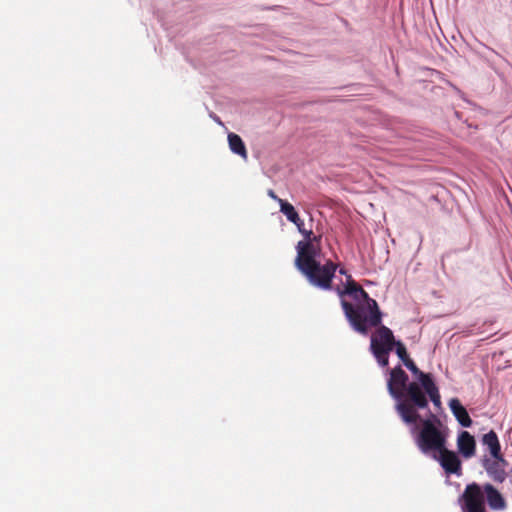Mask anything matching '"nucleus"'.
I'll list each match as a JSON object with an SVG mask.
<instances>
[{
    "label": "nucleus",
    "mask_w": 512,
    "mask_h": 512,
    "mask_svg": "<svg viewBox=\"0 0 512 512\" xmlns=\"http://www.w3.org/2000/svg\"><path fill=\"white\" fill-rule=\"evenodd\" d=\"M413 424H405L420 452L430 457L445 449L449 437V428L431 409L417 411Z\"/></svg>",
    "instance_id": "1"
},
{
    "label": "nucleus",
    "mask_w": 512,
    "mask_h": 512,
    "mask_svg": "<svg viewBox=\"0 0 512 512\" xmlns=\"http://www.w3.org/2000/svg\"><path fill=\"white\" fill-rule=\"evenodd\" d=\"M384 374L387 376V391L390 397L395 401V411L404 424H413L416 414H412V404L410 401V385L413 381L409 380L407 373L401 365L393 368L384 367Z\"/></svg>",
    "instance_id": "2"
},
{
    "label": "nucleus",
    "mask_w": 512,
    "mask_h": 512,
    "mask_svg": "<svg viewBox=\"0 0 512 512\" xmlns=\"http://www.w3.org/2000/svg\"><path fill=\"white\" fill-rule=\"evenodd\" d=\"M341 306L350 326L360 334L367 335L369 328L378 327L382 323L383 313L375 299L359 304H351L342 299Z\"/></svg>",
    "instance_id": "3"
},
{
    "label": "nucleus",
    "mask_w": 512,
    "mask_h": 512,
    "mask_svg": "<svg viewBox=\"0 0 512 512\" xmlns=\"http://www.w3.org/2000/svg\"><path fill=\"white\" fill-rule=\"evenodd\" d=\"M376 332L370 338L369 350L382 368L389 365V354L395 346L393 331L382 323L376 327Z\"/></svg>",
    "instance_id": "4"
},
{
    "label": "nucleus",
    "mask_w": 512,
    "mask_h": 512,
    "mask_svg": "<svg viewBox=\"0 0 512 512\" xmlns=\"http://www.w3.org/2000/svg\"><path fill=\"white\" fill-rule=\"evenodd\" d=\"M410 385V401L412 404V414L417 411L430 409L428 407L427 394L438 391V387L430 373L422 372Z\"/></svg>",
    "instance_id": "5"
},
{
    "label": "nucleus",
    "mask_w": 512,
    "mask_h": 512,
    "mask_svg": "<svg viewBox=\"0 0 512 512\" xmlns=\"http://www.w3.org/2000/svg\"><path fill=\"white\" fill-rule=\"evenodd\" d=\"M337 271V265L331 260H327L324 264L321 261L304 268L300 271L313 286L321 290H334L332 280Z\"/></svg>",
    "instance_id": "6"
},
{
    "label": "nucleus",
    "mask_w": 512,
    "mask_h": 512,
    "mask_svg": "<svg viewBox=\"0 0 512 512\" xmlns=\"http://www.w3.org/2000/svg\"><path fill=\"white\" fill-rule=\"evenodd\" d=\"M461 512H488L478 483L466 485L464 491L457 499Z\"/></svg>",
    "instance_id": "7"
},
{
    "label": "nucleus",
    "mask_w": 512,
    "mask_h": 512,
    "mask_svg": "<svg viewBox=\"0 0 512 512\" xmlns=\"http://www.w3.org/2000/svg\"><path fill=\"white\" fill-rule=\"evenodd\" d=\"M296 250L295 266L299 271L320 261L321 250L312 241H299Z\"/></svg>",
    "instance_id": "8"
},
{
    "label": "nucleus",
    "mask_w": 512,
    "mask_h": 512,
    "mask_svg": "<svg viewBox=\"0 0 512 512\" xmlns=\"http://www.w3.org/2000/svg\"><path fill=\"white\" fill-rule=\"evenodd\" d=\"M430 458L440 464L447 476L454 474L459 477L462 475V464L458 454L449 450L447 446L440 452L432 454Z\"/></svg>",
    "instance_id": "9"
},
{
    "label": "nucleus",
    "mask_w": 512,
    "mask_h": 512,
    "mask_svg": "<svg viewBox=\"0 0 512 512\" xmlns=\"http://www.w3.org/2000/svg\"><path fill=\"white\" fill-rule=\"evenodd\" d=\"M482 466L493 481L503 483L506 480L508 462L502 454L491 456V458L485 457L482 460Z\"/></svg>",
    "instance_id": "10"
},
{
    "label": "nucleus",
    "mask_w": 512,
    "mask_h": 512,
    "mask_svg": "<svg viewBox=\"0 0 512 512\" xmlns=\"http://www.w3.org/2000/svg\"><path fill=\"white\" fill-rule=\"evenodd\" d=\"M479 488L484 498V503L488 504L489 508L494 511H503L506 508V502L501 493L490 483L483 486L480 484Z\"/></svg>",
    "instance_id": "11"
},
{
    "label": "nucleus",
    "mask_w": 512,
    "mask_h": 512,
    "mask_svg": "<svg viewBox=\"0 0 512 512\" xmlns=\"http://www.w3.org/2000/svg\"><path fill=\"white\" fill-rule=\"evenodd\" d=\"M475 446L474 437L468 431H460L457 437V448L464 458H470L475 454Z\"/></svg>",
    "instance_id": "12"
},
{
    "label": "nucleus",
    "mask_w": 512,
    "mask_h": 512,
    "mask_svg": "<svg viewBox=\"0 0 512 512\" xmlns=\"http://www.w3.org/2000/svg\"><path fill=\"white\" fill-rule=\"evenodd\" d=\"M448 405L453 416L456 418V420L462 427L469 428L472 426L473 421L467 409L461 404V402L457 398H452L449 401Z\"/></svg>",
    "instance_id": "13"
},
{
    "label": "nucleus",
    "mask_w": 512,
    "mask_h": 512,
    "mask_svg": "<svg viewBox=\"0 0 512 512\" xmlns=\"http://www.w3.org/2000/svg\"><path fill=\"white\" fill-rule=\"evenodd\" d=\"M334 291L341 298V300L343 299V297L345 295L350 296L356 302L355 304L374 300L373 298H371L369 296V294L361 286L358 288H351L349 290H342L341 287L336 286L334 288Z\"/></svg>",
    "instance_id": "14"
},
{
    "label": "nucleus",
    "mask_w": 512,
    "mask_h": 512,
    "mask_svg": "<svg viewBox=\"0 0 512 512\" xmlns=\"http://www.w3.org/2000/svg\"><path fill=\"white\" fill-rule=\"evenodd\" d=\"M228 144L230 150L236 154L239 155L243 159H247V150L245 147V144L242 140V138L235 134V133H229L228 134Z\"/></svg>",
    "instance_id": "15"
},
{
    "label": "nucleus",
    "mask_w": 512,
    "mask_h": 512,
    "mask_svg": "<svg viewBox=\"0 0 512 512\" xmlns=\"http://www.w3.org/2000/svg\"><path fill=\"white\" fill-rule=\"evenodd\" d=\"M482 443L488 447L491 456L502 454L499 438L495 431L490 430L488 433L484 434Z\"/></svg>",
    "instance_id": "16"
},
{
    "label": "nucleus",
    "mask_w": 512,
    "mask_h": 512,
    "mask_svg": "<svg viewBox=\"0 0 512 512\" xmlns=\"http://www.w3.org/2000/svg\"><path fill=\"white\" fill-rule=\"evenodd\" d=\"M280 212L283 213L287 220L296 223L300 221V217L295 207L286 200H279Z\"/></svg>",
    "instance_id": "17"
},
{
    "label": "nucleus",
    "mask_w": 512,
    "mask_h": 512,
    "mask_svg": "<svg viewBox=\"0 0 512 512\" xmlns=\"http://www.w3.org/2000/svg\"><path fill=\"white\" fill-rule=\"evenodd\" d=\"M393 350H395L396 355L402 361V363H404V361L410 358L407 353V349L405 345L401 342V340L396 339Z\"/></svg>",
    "instance_id": "18"
},
{
    "label": "nucleus",
    "mask_w": 512,
    "mask_h": 512,
    "mask_svg": "<svg viewBox=\"0 0 512 512\" xmlns=\"http://www.w3.org/2000/svg\"><path fill=\"white\" fill-rule=\"evenodd\" d=\"M403 365L412 373V375L417 378L423 371H421L417 365L414 363L412 359H407L404 361Z\"/></svg>",
    "instance_id": "19"
},
{
    "label": "nucleus",
    "mask_w": 512,
    "mask_h": 512,
    "mask_svg": "<svg viewBox=\"0 0 512 512\" xmlns=\"http://www.w3.org/2000/svg\"><path fill=\"white\" fill-rule=\"evenodd\" d=\"M428 401L430 400L436 407L441 406V396L439 390L430 394H427Z\"/></svg>",
    "instance_id": "20"
},
{
    "label": "nucleus",
    "mask_w": 512,
    "mask_h": 512,
    "mask_svg": "<svg viewBox=\"0 0 512 512\" xmlns=\"http://www.w3.org/2000/svg\"><path fill=\"white\" fill-rule=\"evenodd\" d=\"M303 236H304V240L303 241H317L320 237H317V236H313V232L312 230H306L304 229V233H301Z\"/></svg>",
    "instance_id": "21"
},
{
    "label": "nucleus",
    "mask_w": 512,
    "mask_h": 512,
    "mask_svg": "<svg viewBox=\"0 0 512 512\" xmlns=\"http://www.w3.org/2000/svg\"><path fill=\"white\" fill-rule=\"evenodd\" d=\"M358 287L359 286L352 279L351 275H347V280H346L345 286H344V288H342V290H349L351 288H358Z\"/></svg>",
    "instance_id": "22"
},
{
    "label": "nucleus",
    "mask_w": 512,
    "mask_h": 512,
    "mask_svg": "<svg viewBox=\"0 0 512 512\" xmlns=\"http://www.w3.org/2000/svg\"><path fill=\"white\" fill-rule=\"evenodd\" d=\"M300 233H304V221L300 218V221L294 223Z\"/></svg>",
    "instance_id": "23"
},
{
    "label": "nucleus",
    "mask_w": 512,
    "mask_h": 512,
    "mask_svg": "<svg viewBox=\"0 0 512 512\" xmlns=\"http://www.w3.org/2000/svg\"><path fill=\"white\" fill-rule=\"evenodd\" d=\"M268 196L270 198H272L273 200L277 201L279 203V200H282L281 198H279L275 192L272 190V189H269L268 192H267Z\"/></svg>",
    "instance_id": "24"
},
{
    "label": "nucleus",
    "mask_w": 512,
    "mask_h": 512,
    "mask_svg": "<svg viewBox=\"0 0 512 512\" xmlns=\"http://www.w3.org/2000/svg\"><path fill=\"white\" fill-rule=\"evenodd\" d=\"M210 117H211L215 122H217L219 125H223L222 121L220 120V118H219L216 114L211 113V114H210Z\"/></svg>",
    "instance_id": "25"
},
{
    "label": "nucleus",
    "mask_w": 512,
    "mask_h": 512,
    "mask_svg": "<svg viewBox=\"0 0 512 512\" xmlns=\"http://www.w3.org/2000/svg\"><path fill=\"white\" fill-rule=\"evenodd\" d=\"M339 273L342 274V275H345L346 277H347V275H349L347 273V271L345 269H343V268L339 269Z\"/></svg>",
    "instance_id": "26"
}]
</instances>
